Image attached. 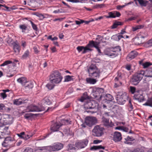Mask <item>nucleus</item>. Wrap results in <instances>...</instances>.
<instances>
[{"instance_id":"f257e3e1","label":"nucleus","mask_w":152,"mask_h":152,"mask_svg":"<svg viewBox=\"0 0 152 152\" xmlns=\"http://www.w3.org/2000/svg\"><path fill=\"white\" fill-rule=\"evenodd\" d=\"M88 72L89 77L97 79L99 78L100 71L95 64L91 65L88 69Z\"/></svg>"},{"instance_id":"f03ea898","label":"nucleus","mask_w":152,"mask_h":152,"mask_svg":"<svg viewBox=\"0 0 152 152\" xmlns=\"http://www.w3.org/2000/svg\"><path fill=\"white\" fill-rule=\"evenodd\" d=\"M63 78L61 73L57 70H54L50 74L49 77L50 81L53 83H59Z\"/></svg>"},{"instance_id":"7ed1b4c3","label":"nucleus","mask_w":152,"mask_h":152,"mask_svg":"<svg viewBox=\"0 0 152 152\" xmlns=\"http://www.w3.org/2000/svg\"><path fill=\"white\" fill-rule=\"evenodd\" d=\"M63 145L59 142H57L54 143L52 146L46 147H42L43 149H45V152H47L48 151L50 152H54L61 150L63 147Z\"/></svg>"},{"instance_id":"20e7f679","label":"nucleus","mask_w":152,"mask_h":152,"mask_svg":"<svg viewBox=\"0 0 152 152\" xmlns=\"http://www.w3.org/2000/svg\"><path fill=\"white\" fill-rule=\"evenodd\" d=\"M145 74V72L143 70L139 71L135 73L131 79L132 84L134 85H137L142 79Z\"/></svg>"},{"instance_id":"39448f33","label":"nucleus","mask_w":152,"mask_h":152,"mask_svg":"<svg viewBox=\"0 0 152 152\" xmlns=\"http://www.w3.org/2000/svg\"><path fill=\"white\" fill-rule=\"evenodd\" d=\"M121 50V48L119 46H117L113 48L108 52L107 50L105 51V53L106 55L113 58L117 56Z\"/></svg>"},{"instance_id":"423d86ee","label":"nucleus","mask_w":152,"mask_h":152,"mask_svg":"<svg viewBox=\"0 0 152 152\" xmlns=\"http://www.w3.org/2000/svg\"><path fill=\"white\" fill-rule=\"evenodd\" d=\"M29 112H39L45 110V108L42 106H37L34 105H31L28 106L27 109Z\"/></svg>"},{"instance_id":"0eeeda50","label":"nucleus","mask_w":152,"mask_h":152,"mask_svg":"<svg viewBox=\"0 0 152 152\" xmlns=\"http://www.w3.org/2000/svg\"><path fill=\"white\" fill-rule=\"evenodd\" d=\"M117 102L120 104L125 103L126 99V96L122 92H118L116 96Z\"/></svg>"},{"instance_id":"6e6552de","label":"nucleus","mask_w":152,"mask_h":152,"mask_svg":"<svg viewBox=\"0 0 152 152\" xmlns=\"http://www.w3.org/2000/svg\"><path fill=\"white\" fill-rule=\"evenodd\" d=\"M98 104L97 103L95 104L94 101H89L85 104L84 107L87 112L88 113L90 112L93 113H94V112L91 111H87V110L88 109H94L96 107L98 106Z\"/></svg>"},{"instance_id":"1a4fd4ad","label":"nucleus","mask_w":152,"mask_h":152,"mask_svg":"<svg viewBox=\"0 0 152 152\" xmlns=\"http://www.w3.org/2000/svg\"><path fill=\"white\" fill-rule=\"evenodd\" d=\"M122 75L121 72H118L117 76L115 78L114 87L118 88L121 86L122 84Z\"/></svg>"},{"instance_id":"9d476101","label":"nucleus","mask_w":152,"mask_h":152,"mask_svg":"<svg viewBox=\"0 0 152 152\" xmlns=\"http://www.w3.org/2000/svg\"><path fill=\"white\" fill-rule=\"evenodd\" d=\"M104 129L100 127L99 126H95L93 130V132L94 133V135L97 137L101 136L103 134V131Z\"/></svg>"},{"instance_id":"9b49d317","label":"nucleus","mask_w":152,"mask_h":152,"mask_svg":"<svg viewBox=\"0 0 152 152\" xmlns=\"http://www.w3.org/2000/svg\"><path fill=\"white\" fill-rule=\"evenodd\" d=\"M96 119L93 117H87L86 118L85 124L89 126H91L96 122Z\"/></svg>"},{"instance_id":"f8f14e48","label":"nucleus","mask_w":152,"mask_h":152,"mask_svg":"<svg viewBox=\"0 0 152 152\" xmlns=\"http://www.w3.org/2000/svg\"><path fill=\"white\" fill-rule=\"evenodd\" d=\"M134 97L136 100L140 102H143L145 100L144 96H143V93L139 91L135 92Z\"/></svg>"},{"instance_id":"ddd939ff","label":"nucleus","mask_w":152,"mask_h":152,"mask_svg":"<svg viewBox=\"0 0 152 152\" xmlns=\"http://www.w3.org/2000/svg\"><path fill=\"white\" fill-rule=\"evenodd\" d=\"M104 90L102 88H97L96 89L95 93L96 95H94L95 98L97 100L99 101L102 97V93H103Z\"/></svg>"},{"instance_id":"4468645a","label":"nucleus","mask_w":152,"mask_h":152,"mask_svg":"<svg viewBox=\"0 0 152 152\" xmlns=\"http://www.w3.org/2000/svg\"><path fill=\"white\" fill-rule=\"evenodd\" d=\"M102 122L104 125L108 128L109 127H113L114 126V124L111 121H110V119L107 118L104 116H103L102 118Z\"/></svg>"},{"instance_id":"2eb2a0df","label":"nucleus","mask_w":152,"mask_h":152,"mask_svg":"<svg viewBox=\"0 0 152 152\" xmlns=\"http://www.w3.org/2000/svg\"><path fill=\"white\" fill-rule=\"evenodd\" d=\"M88 142L87 139H84L76 143V146L78 149L84 148L87 145Z\"/></svg>"},{"instance_id":"dca6fc26","label":"nucleus","mask_w":152,"mask_h":152,"mask_svg":"<svg viewBox=\"0 0 152 152\" xmlns=\"http://www.w3.org/2000/svg\"><path fill=\"white\" fill-rule=\"evenodd\" d=\"M121 14L119 12L117 11H113L109 12L108 13V15H105V17L107 18H115L116 17H119Z\"/></svg>"},{"instance_id":"f3484780","label":"nucleus","mask_w":152,"mask_h":152,"mask_svg":"<svg viewBox=\"0 0 152 152\" xmlns=\"http://www.w3.org/2000/svg\"><path fill=\"white\" fill-rule=\"evenodd\" d=\"M122 139L121 133L118 132H115L113 135V140L115 142L120 141Z\"/></svg>"},{"instance_id":"a211bd4d","label":"nucleus","mask_w":152,"mask_h":152,"mask_svg":"<svg viewBox=\"0 0 152 152\" xmlns=\"http://www.w3.org/2000/svg\"><path fill=\"white\" fill-rule=\"evenodd\" d=\"M99 44L100 43L99 42L91 40L89 41V43L86 45V46L87 48L89 49V50H88L91 51L92 49L90 48L93 47L95 48L97 45H99Z\"/></svg>"},{"instance_id":"6ab92c4d","label":"nucleus","mask_w":152,"mask_h":152,"mask_svg":"<svg viewBox=\"0 0 152 152\" xmlns=\"http://www.w3.org/2000/svg\"><path fill=\"white\" fill-rule=\"evenodd\" d=\"M61 126V123L56 122L51 126L50 129L53 132L57 131Z\"/></svg>"},{"instance_id":"aec40b11","label":"nucleus","mask_w":152,"mask_h":152,"mask_svg":"<svg viewBox=\"0 0 152 152\" xmlns=\"http://www.w3.org/2000/svg\"><path fill=\"white\" fill-rule=\"evenodd\" d=\"M138 55V53L136 51H131L127 56L126 58L129 61L136 57Z\"/></svg>"},{"instance_id":"412c9836","label":"nucleus","mask_w":152,"mask_h":152,"mask_svg":"<svg viewBox=\"0 0 152 152\" xmlns=\"http://www.w3.org/2000/svg\"><path fill=\"white\" fill-rule=\"evenodd\" d=\"M146 78L144 80L143 83L142 85V89L145 91L148 90L149 89V81H147L146 80Z\"/></svg>"},{"instance_id":"4be33fe9","label":"nucleus","mask_w":152,"mask_h":152,"mask_svg":"<svg viewBox=\"0 0 152 152\" xmlns=\"http://www.w3.org/2000/svg\"><path fill=\"white\" fill-rule=\"evenodd\" d=\"M77 49L79 52H80L81 51L83 50L82 53L84 54L87 52L88 50L89 49L87 48L86 46L85 47L83 46H78L77 48Z\"/></svg>"},{"instance_id":"5701e85b","label":"nucleus","mask_w":152,"mask_h":152,"mask_svg":"<svg viewBox=\"0 0 152 152\" xmlns=\"http://www.w3.org/2000/svg\"><path fill=\"white\" fill-rule=\"evenodd\" d=\"M28 100L27 99L24 100L21 99H15L13 101V103L14 104L18 105L26 103V102Z\"/></svg>"},{"instance_id":"b1692460","label":"nucleus","mask_w":152,"mask_h":152,"mask_svg":"<svg viewBox=\"0 0 152 152\" xmlns=\"http://www.w3.org/2000/svg\"><path fill=\"white\" fill-rule=\"evenodd\" d=\"M124 142L125 144H127L129 145L132 144V141H133L134 139L132 137H130L128 136L126 137L124 139Z\"/></svg>"},{"instance_id":"393cba45","label":"nucleus","mask_w":152,"mask_h":152,"mask_svg":"<svg viewBox=\"0 0 152 152\" xmlns=\"http://www.w3.org/2000/svg\"><path fill=\"white\" fill-rule=\"evenodd\" d=\"M86 80L87 83L91 84H95L97 81L96 79L91 77L86 78Z\"/></svg>"},{"instance_id":"a878e982","label":"nucleus","mask_w":152,"mask_h":152,"mask_svg":"<svg viewBox=\"0 0 152 152\" xmlns=\"http://www.w3.org/2000/svg\"><path fill=\"white\" fill-rule=\"evenodd\" d=\"M13 50L15 53H19L20 50V46L18 43L15 42L13 44Z\"/></svg>"},{"instance_id":"bb28decb","label":"nucleus","mask_w":152,"mask_h":152,"mask_svg":"<svg viewBox=\"0 0 152 152\" xmlns=\"http://www.w3.org/2000/svg\"><path fill=\"white\" fill-rule=\"evenodd\" d=\"M42 103L43 105H49L51 104L52 102L48 97H46L42 100Z\"/></svg>"},{"instance_id":"cd10ccee","label":"nucleus","mask_w":152,"mask_h":152,"mask_svg":"<svg viewBox=\"0 0 152 152\" xmlns=\"http://www.w3.org/2000/svg\"><path fill=\"white\" fill-rule=\"evenodd\" d=\"M30 52L28 50H27L24 53L21 57V59H26L29 57Z\"/></svg>"},{"instance_id":"c85d7f7f","label":"nucleus","mask_w":152,"mask_h":152,"mask_svg":"<svg viewBox=\"0 0 152 152\" xmlns=\"http://www.w3.org/2000/svg\"><path fill=\"white\" fill-rule=\"evenodd\" d=\"M33 86V83L31 82L27 81L24 85V87L26 89H32Z\"/></svg>"},{"instance_id":"c756f323","label":"nucleus","mask_w":152,"mask_h":152,"mask_svg":"<svg viewBox=\"0 0 152 152\" xmlns=\"http://www.w3.org/2000/svg\"><path fill=\"white\" fill-rule=\"evenodd\" d=\"M89 99V97L88 95L87 92H85L83 93L82 96L80 97V100L81 102H83L85 100Z\"/></svg>"},{"instance_id":"7c9ffc66","label":"nucleus","mask_w":152,"mask_h":152,"mask_svg":"<svg viewBox=\"0 0 152 152\" xmlns=\"http://www.w3.org/2000/svg\"><path fill=\"white\" fill-rule=\"evenodd\" d=\"M142 7H146L148 4V1L145 0H137Z\"/></svg>"},{"instance_id":"2f4dec72","label":"nucleus","mask_w":152,"mask_h":152,"mask_svg":"<svg viewBox=\"0 0 152 152\" xmlns=\"http://www.w3.org/2000/svg\"><path fill=\"white\" fill-rule=\"evenodd\" d=\"M132 40L135 45H138L142 43L141 40L138 37H136Z\"/></svg>"},{"instance_id":"473e14b6","label":"nucleus","mask_w":152,"mask_h":152,"mask_svg":"<svg viewBox=\"0 0 152 152\" xmlns=\"http://www.w3.org/2000/svg\"><path fill=\"white\" fill-rule=\"evenodd\" d=\"M71 122L70 119H62L61 121V126L70 124Z\"/></svg>"},{"instance_id":"72a5a7b5","label":"nucleus","mask_w":152,"mask_h":152,"mask_svg":"<svg viewBox=\"0 0 152 152\" xmlns=\"http://www.w3.org/2000/svg\"><path fill=\"white\" fill-rule=\"evenodd\" d=\"M17 81L18 82L21 83L22 85L24 86L27 82L26 78L24 77L19 78L18 79Z\"/></svg>"},{"instance_id":"f704fd0d","label":"nucleus","mask_w":152,"mask_h":152,"mask_svg":"<svg viewBox=\"0 0 152 152\" xmlns=\"http://www.w3.org/2000/svg\"><path fill=\"white\" fill-rule=\"evenodd\" d=\"M3 92L1 93L0 94L1 96L3 99H4L7 97V95L6 94V92H9L10 90L8 89H4L2 90Z\"/></svg>"},{"instance_id":"c9c22d12","label":"nucleus","mask_w":152,"mask_h":152,"mask_svg":"<svg viewBox=\"0 0 152 152\" xmlns=\"http://www.w3.org/2000/svg\"><path fill=\"white\" fill-rule=\"evenodd\" d=\"M19 28L21 30L22 32L25 33L27 29V26L26 24H21L19 26Z\"/></svg>"},{"instance_id":"e433bc0d","label":"nucleus","mask_w":152,"mask_h":152,"mask_svg":"<svg viewBox=\"0 0 152 152\" xmlns=\"http://www.w3.org/2000/svg\"><path fill=\"white\" fill-rule=\"evenodd\" d=\"M100 149H104V147L102 146L101 145L98 146H93L90 148V150H97Z\"/></svg>"},{"instance_id":"4c0bfd02","label":"nucleus","mask_w":152,"mask_h":152,"mask_svg":"<svg viewBox=\"0 0 152 152\" xmlns=\"http://www.w3.org/2000/svg\"><path fill=\"white\" fill-rule=\"evenodd\" d=\"M104 98L106 101H111L113 99V96L109 94H106L104 96Z\"/></svg>"},{"instance_id":"58836bf2","label":"nucleus","mask_w":152,"mask_h":152,"mask_svg":"<svg viewBox=\"0 0 152 152\" xmlns=\"http://www.w3.org/2000/svg\"><path fill=\"white\" fill-rule=\"evenodd\" d=\"M144 105L152 107V98H148Z\"/></svg>"},{"instance_id":"ea45409f","label":"nucleus","mask_w":152,"mask_h":152,"mask_svg":"<svg viewBox=\"0 0 152 152\" xmlns=\"http://www.w3.org/2000/svg\"><path fill=\"white\" fill-rule=\"evenodd\" d=\"M144 27V25H138L136 26L135 27H132V30L133 31H135L138 29L142 28Z\"/></svg>"},{"instance_id":"a19ab883","label":"nucleus","mask_w":152,"mask_h":152,"mask_svg":"<svg viewBox=\"0 0 152 152\" xmlns=\"http://www.w3.org/2000/svg\"><path fill=\"white\" fill-rule=\"evenodd\" d=\"M123 23L119 21H116L113 24L112 26L113 28H116L118 26H121L123 25Z\"/></svg>"},{"instance_id":"79ce46f5","label":"nucleus","mask_w":152,"mask_h":152,"mask_svg":"<svg viewBox=\"0 0 152 152\" xmlns=\"http://www.w3.org/2000/svg\"><path fill=\"white\" fill-rule=\"evenodd\" d=\"M130 152H144V151L142 148H137L131 150Z\"/></svg>"},{"instance_id":"37998d69","label":"nucleus","mask_w":152,"mask_h":152,"mask_svg":"<svg viewBox=\"0 0 152 152\" xmlns=\"http://www.w3.org/2000/svg\"><path fill=\"white\" fill-rule=\"evenodd\" d=\"M4 140L6 142H7L10 143L12 141L15 140V139L13 137L8 136L5 138Z\"/></svg>"},{"instance_id":"c03bdc74","label":"nucleus","mask_w":152,"mask_h":152,"mask_svg":"<svg viewBox=\"0 0 152 152\" xmlns=\"http://www.w3.org/2000/svg\"><path fill=\"white\" fill-rule=\"evenodd\" d=\"M73 77L69 75L66 76L64 77V82H67L71 80L72 79V77Z\"/></svg>"},{"instance_id":"a18cd8bd","label":"nucleus","mask_w":152,"mask_h":152,"mask_svg":"<svg viewBox=\"0 0 152 152\" xmlns=\"http://www.w3.org/2000/svg\"><path fill=\"white\" fill-rule=\"evenodd\" d=\"M22 152H33V149L29 147L24 148Z\"/></svg>"},{"instance_id":"49530a36","label":"nucleus","mask_w":152,"mask_h":152,"mask_svg":"<svg viewBox=\"0 0 152 152\" xmlns=\"http://www.w3.org/2000/svg\"><path fill=\"white\" fill-rule=\"evenodd\" d=\"M8 129V127H5L4 129V131L2 132L0 129V138H2L3 134Z\"/></svg>"},{"instance_id":"de8ad7c7","label":"nucleus","mask_w":152,"mask_h":152,"mask_svg":"<svg viewBox=\"0 0 152 152\" xmlns=\"http://www.w3.org/2000/svg\"><path fill=\"white\" fill-rule=\"evenodd\" d=\"M29 21L30 22L33 29L36 31H37L38 30V28L37 25L31 20H30Z\"/></svg>"},{"instance_id":"09e8293b","label":"nucleus","mask_w":152,"mask_h":152,"mask_svg":"<svg viewBox=\"0 0 152 152\" xmlns=\"http://www.w3.org/2000/svg\"><path fill=\"white\" fill-rule=\"evenodd\" d=\"M12 63V62L10 60H7L5 61L3 64L0 65L1 66H4L9 64H10Z\"/></svg>"},{"instance_id":"8fccbe9b","label":"nucleus","mask_w":152,"mask_h":152,"mask_svg":"<svg viewBox=\"0 0 152 152\" xmlns=\"http://www.w3.org/2000/svg\"><path fill=\"white\" fill-rule=\"evenodd\" d=\"M12 63V62L10 60H7L5 61L3 64L0 65L1 66H4L9 64H10Z\"/></svg>"},{"instance_id":"3c124183","label":"nucleus","mask_w":152,"mask_h":152,"mask_svg":"<svg viewBox=\"0 0 152 152\" xmlns=\"http://www.w3.org/2000/svg\"><path fill=\"white\" fill-rule=\"evenodd\" d=\"M152 65V64L149 62H145L142 64V66L144 68H147L148 66Z\"/></svg>"},{"instance_id":"603ef678","label":"nucleus","mask_w":152,"mask_h":152,"mask_svg":"<svg viewBox=\"0 0 152 152\" xmlns=\"http://www.w3.org/2000/svg\"><path fill=\"white\" fill-rule=\"evenodd\" d=\"M136 88L134 87L130 86V91L131 93L132 94H134L137 91H136Z\"/></svg>"},{"instance_id":"864d4df0","label":"nucleus","mask_w":152,"mask_h":152,"mask_svg":"<svg viewBox=\"0 0 152 152\" xmlns=\"http://www.w3.org/2000/svg\"><path fill=\"white\" fill-rule=\"evenodd\" d=\"M36 15L39 18V20H42L44 18H45L43 15L41 13H37Z\"/></svg>"},{"instance_id":"5fc2aeb1","label":"nucleus","mask_w":152,"mask_h":152,"mask_svg":"<svg viewBox=\"0 0 152 152\" xmlns=\"http://www.w3.org/2000/svg\"><path fill=\"white\" fill-rule=\"evenodd\" d=\"M2 145L4 147H9L10 148V143L8 142H6V141H4L2 143Z\"/></svg>"},{"instance_id":"6e6d98bb","label":"nucleus","mask_w":152,"mask_h":152,"mask_svg":"<svg viewBox=\"0 0 152 152\" xmlns=\"http://www.w3.org/2000/svg\"><path fill=\"white\" fill-rule=\"evenodd\" d=\"M63 132L65 134H70V129L69 128L64 129Z\"/></svg>"},{"instance_id":"4d7b16f0","label":"nucleus","mask_w":152,"mask_h":152,"mask_svg":"<svg viewBox=\"0 0 152 152\" xmlns=\"http://www.w3.org/2000/svg\"><path fill=\"white\" fill-rule=\"evenodd\" d=\"M73 149H75V147L74 145L72 144H69L68 148V151H69Z\"/></svg>"},{"instance_id":"13d9d810","label":"nucleus","mask_w":152,"mask_h":152,"mask_svg":"<svg viewBox=\"0 0 152 152\" xmlns=\"http://www.w3.org/2000/svg\"><path fill=\"white\" fill-rule=\"evenodd\" d=\"M145 76L147 77H152V70H148L147 75H145Z\"/></svg>"},{"instance_id":"bf43d9fd","label":"nucleus","mask_w":152,"mask_h":152,"mask_svg":"<svg viewBox=\"0 0 152 152\" xmlns=\"http://www.w3.org/2000/svg\"><path fill=\"white\" fill-rule=\"evenodd\" d=\"M46 86L49 90H51L54 87L53 85L51 83H48L46 85Z\"/></svg>"},{"instance_id":"052dcab7","label":"nucleus","mask_w":152,"mask_h":152,"mask_svg":"<svg viewBox=\"0 0 152 152\" xmlns=\"http://www.w3.org/2000/svg\"><path fill=\"white\" fill-rule=\"evenodd\" d=\"M25 134L24 132H22L20 133L17 134V135L20 138L24 139V137L23 135Z\"/></svg>"},{"instance_id":"680f3d73","label":"nucleus","mask_w":152,"mask_h":152,"mask_svg":"<svg viewBox=\"0 0 152 152\" xmlns=\"http://www.w3.org/2000/svg\"><path fill=\"white\" fill-rule=\"evenodd\" d=\"M146 44L147 45L148 47L152 46V38L147 42Z\"/></svg>"},{"instance_id":"e2e57ef3","label":"nucleus","mask_w":152,"mask_h":152,"mask_svg":"<svg viewBox=\"0 0 152 152\" xmlns=\"http://www.w3.org/2000/svg\"><path fill=\"white\" fill-rule=\"evenodd\" d=\"M45 149H43L42 147H40L36 150L35 152H45Z\"/></svg>"},{"instance_id":"0e129e2a","label":"nucleus","mask_w":152,"mask_h":152,"mask_svg":"<svg viewBox=\"0 0 152 152\" xmlns=\"http://www.w3.org/2000/svg\"><path fill=\"white\" fill-rule=\"evenodd\" d=\"M5 110V107L3 104H0V110Z\"/></svg>"},{"instance_id":"69168bd1","label":"nucleus","mask_w":152,"mask_h":152,"mask_svg":"<svg viewBox=\"0 0 152 152\" xmlns=\"http://www.w3.org/2000/svg\"><path fill=\"white\" fill-rule=\"evenodd\" d=\"M32 116L31 113H26L24 117L25 118L28 119L31 117Z\"/></svg>"},{"instance_id":"338daca9","label":"nucleus","mask_w":152,"mask_h":152,"mask_svg":"<svg viewBox=\"0 0 152 152\" xmlns=\"http://www.w3.org/2000/svg\"><path fill=\"white\" fill-rule=\"evenodd\" d=\"M75 22L76 24L79 25L84 22V20H81L80 21L75 20Z\"/></svg>"},{"instance_id":"774afa93","label":"nucleus","mask_w":152,"mask_h":152,"mask_svg":"<svg viewBox=\"0 0 152 152\" xmlns=\"http://www.w3.org/2000/svg\"><path fill=\"white\" fill-rule=\"evenodd\" d=\"M33 49L35 53L37 54L39 53V51L36 46H34Z\"/></svg>"}]
</instances>
